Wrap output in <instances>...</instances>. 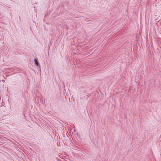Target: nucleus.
Instances as JSON below:
<instances>
[{"mask_svg":"<svg viewBox=\"0 0 161 161\" xmlns=\"http://www.w3.org/2000/svg\"><path fill=\"white\" fill-rule=\"evenodd\" d=\"M34 62L36 64V65L37 66L39 67V64L38 63V61L36 59H35L34 60Z\"/></svg>","mask_w":161,"mask_h":161,"instance_id":"obj_1","label":"nucleus"}]
</instances>
